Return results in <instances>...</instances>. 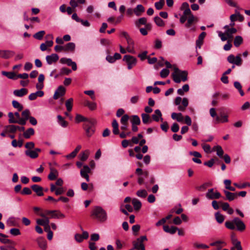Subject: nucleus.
<instances>
[{
	"mask_svg": "<svg viewBox=\"0 0 250 250\" xmlns=\"http://www.w3.org/2000/svg\"><path fill=\"white\" fill-rule=\"evenodd\" d=\"M60 62L62 64H67L68 66H71L72 69L74 71L77 69L76 63L73 62L71 59L62 58L60 59Z\"/></svg>",
	"mask_w": 250,
	"mask_h": 250,
	"instance_id": "9b49d317",
	"label": "nucleus"
},
{
	"mask_svg": "<svg viewBox=\"0 0 250 250\" xmlns=\"http://www.w3.org/2000/svg\"><path fill=\"white\" fill-rule=\"evenodd\" d=\"M235 225L236 226L237 229L240 231H243L246 229V226L244 222L238 217L234 218L232 221L225 222L226 227L231 230L235 229Z\"/></svg>",
	"mask_w": 250,
	"mask_h": 250,
	"instance_id": "f03ea898",
	"label": "nucleus"
},
{
	"mask_svg": "<svg viewBox=\"0 0 250 250\" xmlns=\"http://www.w3.org/2000/svg\"><path fill=\"white\" fill-rule=\"evenodd\" d=\"M39 246L42 250H45L46 248V241L42 238H39L37 239Z\"/></svg>",
	"mask_w": 250,
	"mask_h": 250,
	"instance_id": "7c9ffc66",
	"label": "nucleus"
},
{
	"mask_svg": "<svg viewBox=\"0 0 250 250\" xmlns=\"http://www.w3.org/2000/svg\"><path fill=\"white\" fill-rule=\"evenodd\" d=\"M213 149L216 151L217 155L222 158L223 157V155L224 154V151L222 148V147L220 146H217L213 147Z\"/></svg>",
	"mask_w": 250,
	"mask_h": 250,
	"instance_id": "37998d69",
	"label": "nucleus"
},
{
	"mask_svg": "<svg viewBox=\"0 0 250 250\" xmlns=\"http://www.w3.org/2000/svg\"><path fill=\"white\" fill-rule=\"evenodd\" d=\"M216 121L217 122L226 123L228 122V116L226 115L222 116L220 118L218 116L216 117Z\"/></svg>",
	"mask_w": 250,
	"mask_h": 250,
	"instance_id": "bf43d9fd",
	"label": "nucleus"
},
{
	"mask_svg": "<svg viewBox=\"0 0 250 250\" xmlns=\"http://www.w3.org/2000/svg\"><path fill=\"white\" fill-rule=\"evenodd\" d=\"M141 116L143 123L144 124H147L152 122V119L148 114L146 113H142Z\"/></svg>",
	"mask_w": 250,
	"mask_h": 250,
	"instance_id": "c85d7f7f",
	"label": "nucleus"
},
{
	"mask_svg": "<svg viewBox=\"0 0 250 250\" xmlns=\"http://www.w3.org/2000/svg\"><path fill=\"white\" fill-rule=\"evenodd\" d=\"M132 203L133 205L134 209L138 210L140 209L142 206L141 202L137 199L134 198L132 200Z\"/></svg>",
	"mask_w": 250,
	"mask_h": 250,
	"instance_id": "f704fd0d",
	"label": "nucleus"
},
{
	"mask_svg": "<svg viewBox=\"0 0 250 250\" xmlns=\"http://www.w3.org/2000/svg\"><path fill=\"white\" fill-rule=\"evenodd\" d=\"M35 144L33 142H27L25 145V147L27 149L26 150H32L34 148Z\"/></svg>",
	"mask_w": 250,
	"mask_h": 250,
	"instance_id": "680f3d73",
	"label": "nucleus"
},
{
	"mask_svg": "<svg viewBox=\"0 0 250 250\" xmlns=\"http://www.w3.org/2000/svg\"><path fill=\"white\" fill-rule=\"evenodd\" d=\"M165 4L164 0H160L159 2H155V6L157 10H160L162 9Z\"/></svg>",
	"mask_w": 250,
	"mask_h": 250,
	"instance_id": "13d9d810",
	"label": "nucleus"
},
{
	"mask_svg": "<svg viewBox=\"0 0 250 250\" xmlns=\"http://www.w3.org/2000/svg\"><path fill=\"white\" fill-rule=\"evenodd\" d=\"M234 86L235 87V88L238 89V90L239 91L241 96H243L244 95V92L242 89L241 84L239 82H235L234 83Z\"/></svg>",
	"mask_w": 250,
	"mask_h": 250,
	"instance_id": "09e8293b",
	"label": "nucleus"
},
{
	"mask_svg": "<svg viewBox=\"0 0 250 250\" xmlns=\"http://www.w3.org/2000/svg\"><path fill=\"white\" fill-rule=\"evenodd\" d=\"M231 240L232 243L233 244L234 246H235L237 250H242V248L241 246V243L240 241L237 240L234 233H232L231 235Z\"/></svg>",
	"mask_w": 250,
	"mask_h": 250,
	"instance_id": "f3484780",
	"label": "nucleus"
},
{
	"mask_svg": "<svg viewBox=\"0 0 250 250\" xmlns=\"http://www.w3.org/2000/svg\"><path fill=\"white\" fill-rule=\"evenodd\" d=\"M215 216L216 220L218 223L221 224L223 222V221L224 220V217L220 212H216L215 214Z\"/></svg>",
	"mask_w": 250,
	"mask_h": 250,
	"instance_id": "3c124183",
	"label": "nucleus"
},
{
	"mask_svg": "<svg viewBox=\"0 0 250 250\" xmlns=\"http://www.w3.org/2000/svg\"><path fill=\"white\" fill-rule=\"evenodd\" d=\"M91 216L101 222H104L107 219L106 211L100 206H96L93 208L91 212Z\"/></svg>",
	"mask_w": 250,
	"mask_h": 250,
	"instance_id": "7ed1b4c3",
	"label": "nucleus"
},
{
	"mask_svg": "<svg viewBox=\"0 0 250 250\" xmlns=\"http://www.w3.org/2000/svg\"><path fill=\"white\" fill-rule=\"evenodd\" d=\"M65 88L63 86H59L55 92V93L53 95V99L57 100L60 97L63 96L65 94Z\"/></svg>",
	"mask_w": 250,
	"mask_h": 250,
	"instance_id": "4468645a",
	"label": "nucleus"
},
{
	"mask_svg": "<svg viewBox=\"0 0 250 250\" xmlns=\"http://www.w3.org/2000/svg\"><path fill=\"white\" fill-rule=\"evenodd\" d=\"M224 193L226 195V199L229 201H231L237 197V193L230 192L228 190H224Z\"/></svg>",
	"mask_w": 250,
	"mask_h": 250,
	"instance_id": "aec40b11",
	"label": "nucleus"
},
{
	"mask_svg": "<svg viewBox=\"0 0 250 250\" xmlns=\"http://www.w3.org/2000/svg\"><path fill=\"white\" fill-rule=\"evenodd\" d=\"M10 233L14 235L17 236L21 234V232L19 229L17 228H13L10 230Z\"/></svg>",
	"mask_w": 250,
	"mask_h": 250,
	"instance_id": "e2e57ef3",
	"label": "nucleus"
},
{
	"mask_svg": "<svg viewBox=\"0 0 250 250\" xmlns=\"http://www.w3.org/2000/svg\"><path fill=\"white\" fill-rule=\"evenodd\" d=\"M90 120V119H88L87 118H85L83 117V116L79 115V114H77L76 116V120L78 122H84L85 123H86L87 121V120Z\"/></svg>",
	"mask_w": 250,
	"mask_h": 250,
	"instance_id": "052dcab7",
	"label": "nucleus"
},
{
	"mask_svg": "<svg viewBox=\"0 0 250 250\" xmlns=\"http://www.w3.org/2000/svg\"><path fill=\"white\" fill-rule=\"evenodd\" d=\"M57 118L58 119L59 124L63 127H66L68 125V122L64 120V119L61 115H58Z\"/></svg>",
	"mask_w": 250,
	"mask_h": 250,
	"instance_id": "ea45409f",
	"label": "nucleus"
},
{
	"mask_svg": "<svg viewBox=\"0 0 250 250\" xmlns=\"http://www.w3.org/2000/svg\"><path fill=\"white\" fill-rule=\"evenodd\" d=\"M163 229L165 232L173 234L176 232L177 229H178V228L176 227L172 226L169 227L167 225H164L163 226Z\"/></svg>",
	"mask_w": 250,
	"mask_h": 250,
	"instance_id": "5701e85b",
	"label": "nucleus"
},
{
	"mask_svg": "<svg viewBox=\"0 0 250 250\" xmlns=\"http://www.w3.org/2000/svg\"><path fill=\"white\" fill-rule=\"evenodd\" d=\"M59 56L55 53L46 56V62L49 65L57 62L59 60Z\"/></svg>",
	"mask_w": 250,
	"mask_h": 250,
	"instance_id": "dca6fc26",
	"label": "nucleus"
},
{
	"mask_svg": "<svg viewBox=\"0 0 250 250\" xmlns=\"http://www.w3.org/2000/svg\"><path fill=\"white\" fill-rule=\"evenodd\" d=\"M30 111L29 109H26L21 112L22 117L19 120V125H23L26 124V121L28 120L30 116Z\"/></svg>",
	"mask_w": 250,
	"mask_h": 250,
	"instance_id": "1a4fd4ad",
	"label": "nucleus"
},
{
	"mask_svg": "<svg viewBox=\"0 0 250 250\" xmlns=\"http://www.w3.org/2000/svg\"><path fill=\"white\" fill-rule=\"evenodd\" d=\"M165 63L167 68H173L174 72L172 74L173 81L176 83H180L181 81L186 82L188 78V72L186 71H181L176 65H171L169 62L165 61Z\"/></svg>",
	"mask_w": 250,
	"mask_h": 250,
	"instance_id": "f257e3e1",
	"label": "nucleus"
},
{
	"mask_svg": "<svg viewBox=\"0 0 250 250\" xmlns=\"http://www.w3.org/2000/svg\"><path fill=\"white\" fill-rule=\"evenodd\" d=\"M171 130L173 132H177L179 130V126L177 123H174L171 127Z\"/></svg>",
	"mask_w": 250,
	"mask_h": 250,
	"instance_id": "774afa93",
	"label": "nucleus"
},
{
	"mask_svg": "<svg viewBox=\"0 0 250 250\" xmlns=\"http://www.w3.org/2000/svg\"><path fill=\"white\" fill-rule=\"evenodd\" d=\"M132 125H139L141 123L140 118L137 115H133L131 120Z\"/></svg>",
	"mask_w": 250,
	"mask_h": 250,
	"instance_id": "49530a36",
	"label": "nucleus"
},
{
	"mask_svg": "<svg viewBox=\"0 0 250 250\" xmlns=\"http://www.w3.org/2000/svg\"><path fill=\"white\" fill-rule=\"evenodd\" d=\"M221 244L226 245V244L222 241H217L210 243V245L211 246H215L217 250H221L222 248V246L221 245Z\"/></svg>",
	"mask_w": 250,
	"mask_h": 250,
	"instance_id": "4c0bfd02",
	"label": "nucleus"
},
{
	"mask_svg": "<svg viewBox=\"0 0 250 250\" xmlns=\"http://www.w3.org/2000/svg\"><path fill=\"white\" fill-rule=\"evenodd\" d=\"M27 93V89L24 88L19 90H15L13 92V94L15 96L20 97H21L24 95H25Z\"/></svg>",
	"mask_w": 250,
	"mask_h": 250,
	"instance_id": "4be33fe9",
	"label": "nucleus"
},
{
	"mask_svg": "<svg viewBox=\"0 0 250 250\" xmlns=\"http://www.w3.org/2000/svg\"><path fill=\"white\" fill-rule=\"evenodd\" d=\"M146 241H147V238L146 236H141L138 238L135 241L132 242L133 249L137 250H146L143 242Z\"/></svg>",
	"mask_w": 250,
	"mask_h": 250,
	"instance_id": "39448f33",
	"label": "nucleus"
},
{
	"mask_svg": "<svg viewBox=\"0 0 250 250\" xmlns=\"http://www.w3.org/2000/svg\"><path fill=\"white\" fill-rule=\"evenodd\" d=\"M84 105L88 107V108L91 110H93L96 108V104L95 103H92L88 101H86L84 103Z\"/></svg>",
	"mask_w": 250,
	"mask_h": 250,
	"instance_id": "603ef678",
	"label": "nucleus"
},
{
	"mask_svg": "<svg viewBox=\"0 0 250 250\" xmlns=\"http://www.w3.org/2000/svg\"><path fill=\"white\" fill-rule=\"evenodd\" d=\"M96 123L95 120L91 119L87 120L83 125V128L85 131L86 135L87 137H91L95 132L94 125Z\"/></svg>",
	"mask_w": 250,
	"mask_h": 250,
	"instance_id": "20e7f679",
	"label": "nucleus"
},
{
	"mask_svg": "<svg viewBox=\"0 0 250 250\" xmlns=\"http://www.w3.org/2000/svg\"><path fill=\"white\" fill-rule=\"evenodd\" d=\"M15 55V52L9 50L0 49V58L4 59H8Z\"/></svg>",
	"mask_w": 250,
	"mask_h": 250,
	"instance_id": "ddd939ff",
	"label": "nucleus"
},
{
	"mask_svg": "<svg viewBox=\"0 0 250 250\" xmlns=\"http://www.w3.org/2000/svg\"><path fill=\"white\" fill-rule=\"evenodd\" d=\"M144 11L145 8L141 4L138 5L134 9V13L137 16H140Z\"/></svg>",
	"mask_w": 250,
	"mask_h": 250,
	"instance_id": "a878e982",
	"label": "nucleus"
},
{
	"mask_svg": "<svg viewBox=\"0 0 250 250\" xmlns=\"http://www.w3.org/2000/svg\"><path fill=\"white\" fill-rule=\"evenodd\" d=\"M45 34L44 31H40L38 32L33 35V37L37 40H41L42 39L43 36Z\"/></svg>",
	"mask_w": 250,
	"mask_h": 250,
	"instance_id": "5fc2aeb1",
	"label": "nucleus"
},
{
	"mask_svg": "<svg viewBox=\"0 0 250 250\" xmlns=\"http://www.w3.org/2000/svg\"><path fill=\"white\" fill-rule=\"evenodd\" d=\"M89 154V152L88 150H86L82 152L80 154V160L82 161H86L88 158Z\"/></svg>",
	"mask_w": 250,
	"mask_h": 250,
	"instance_id": "a18cd8bd",
	"label": "nucleus"
},
{
	"mask_svg": "<svg viewBox=\"0 0 250 250\" xmlns=\"http://www.w3.org/2000/svg\"><path fill=\"white\" fill-rule=\"evenodd\" d=\"M50 172L48 176V178L50 180H55L58 176V171L53 168H50Z\"/></svg>",
	"mask_w": 250,
	"mask_h": 250,
	"instance_id": "cd10ccee",
	"label": "nucleus"
},
{
	"mask_svg": "<svg viewBox=\"0 0 250 250\" xmlns=\"http://www.w3.org/2000/svg\"><path fill=\"white\" fill-rule=\"evenodd\" d=\"M218 36L220 37L221 40L222 41H225L228 40L229 38L228 36H227L226 32L222 33V32H218Z\"/></svg>",
	"mask_w": 250,
	"mask_h": 250,
	"instance_id": "69168bd1",
	"label": "nucleus"
},
{
	"mask_svg": "<svg viewBox=\"0 0 250 250\" xmlns=\"http://www.w3.org/2000/svg\"><path fill=\"white\" fill-rule=\"evenodd\" d=\"M9 118L8 122L10 124H19V120L16 119L14 117V115L12 112H9L8 114Z\"/></svg>",
	"mask_w": 250,
	"mask_h": 250,
	"instance_id": "72a5a7b5",
	"label": "nucleus"
},
{
	"mask_svg": "<svg viewBox=\"0 0 250 250\" xmlns=\"http://www.w3.org/2000/svg\"><path fill=\"white\" fill-rule=\"evenodd\" d=\"M71 72V70L66 67H62L61 69V75H69Z\"/></svg>",
	"mask_w": 250,
	"mask_h": 250,
	"instance_id": "338daca9",
	"label": "nucleus"
},
{
	"mask_svg": "<svg viewBox=\"0 0 250 250\" xmlns=\"http://www.w3.org/2000/svg\"><path fill=\"white\" fill-rule=\"evenodd\" d=\"M206 35V33L205 32H202L199 36L198 39L196 41V45L197 47L200 48L201 45L203 43V40Z\"/></svg>",
	"mask_w": 250,
	"mask_h": 250,
	"instance_id": "6ab92c4d",
	"label": "nucleus"
},
{
	"mask_svg": "<svg viewBox=\"0 0 250 250\" xmlns=\"http://www.w3.org/2000/svg\"><path fill=\"white\" fill-rule=\"evenodd\" d=\"M198 19L194 15L188 16L187 19V22L185 24V27L190 28L194 22H197Z\"/></svg>",
	"mask_w": 250,
	"mask_h": 250,
	"instance_id": "412c9836",
	"label": "nucleus"
},
{
	"mask_svg": "<svg viewBox=\"0 0 250 250\" xmlns=\"http://www.w3.org/2000/svg\"><path fill=\"white\" fill-rule=\"evenodd\" d=\"M112 126L113 127V133L117 135L119 133V125L116 120H113L112 123Z\"/></svg>",
	"mask_w": 250,
	"mask_h": 250,
	"instance_id": "473e14b6",
	"label": "nucleus"
},
{
	"mask_svg": "<svg viewBox=\"0 0 250 250\" xmlns=\"http://www.w3.org/2000/svg\"><path fill=\"white\" fill-rule=\"evenodd\" d=\"M5 131L8 133H15L16 132V125H8L5 126Z\"/></svg>",
	"mask_w": 250,
	"mask_h": 250,
	"instance_id": "864d4df0",
	"label": "nucleus"
},
{
	"mask_svg": "<svg viewBox=\"0 0 250 250\" xmlns=\"http://www.w3.org/2000/svg\"><path fill=\"white\" fill-rule=\"evenodd\" d=\"M169 74V71L167 69H163L160 72V76L162 78H166Z\"/></svg>",
	"mask_w": 250,
	"mask_h": 250,
	"instance_id": "0e129e2a",
	"label": "nucleus"
},
{
	"mask_svg": "<svg viewBox=\"0 0 250 250\" xmlns=\"http://www.w3.org/2000/svg\"><path fill=\"white\" fill-rule=\"evenodd\" d=\"M171 118L174 120H176L179 122H182L184 120V118L181 113H172L171 114Z\"/></svg>",
	"mask_w": 250,
	"mask_h": 250,
	"instance_id": "c756f323",
	"label": "nucleus"
},
{
	"mask_svg": "<svg viewBox=\"0 0 250 250\" xmlns=\"http://www.w3.org/2000/svg\"><path fill=\"white\" fill-rule=\"evenodd\" d=\"M154 21L156 25L158 26L163 27L165 25L164 21L158 16L155 17Z\"/></svg>",
	"mask_w": 250,
	"mask_h": 250,
	"instance_id": "a19ab883",
	"label": "nucleus"
},
{
	"mask_svg": "<svg viewBox=\"0 0 250 250\" xmlns=\"http://www.w3.org/2000/svg\"><path fill=\"white\" fill-rule=\"evenodd\" d=\"M154 114L152 115V118L153 120L156 122L159 121L161 119V121L163 120V118L162 117V114L161 113V111L159 109H156L154 111Z\"/></svg>",
	"mask_w": 250,
	"mask_h": 250,
	"instance_id": "b1692460",
	"label": "nucleus"
},
{
	"mask_svg": "<svg viewBox=\"0 0 250 250\" xmlns=\"http://www.w3.org/2000/svg\"><path fill=\"white\" fill-rule=\"evenodd\" d=\"M136 194L140 197L145 198L147 196V193L145 189H141L138 190L136 192Z\"/></svg>",
	"mask_w": 250,
	"mask_h": 250,
	"instance_id": "6e6d98bb",
	"label": "nucleus"
},
{
	"mask_svg": "<svg viewBox=\"0 0 250 250\" xmlns=\"http://www.w3.org/2000/svg\"><path fill=\"white\" fill-rule=\"evenodd\" d=\"M127 46L126 47V50L128 53L135 54V51L134 48V42L132 39L129 37L126 39Z\"/></svg>",
	"mask_w": 250,
	"mask_h": 250,
	"instance_id": "2eb2a0df",
	"label": "nucleus"
},
{
	"mask_svg": "<svg viewBox=\"0 0 250 250\" xmlns=\"http://www.w3.org/2000/svg\"><path fill=\"white\" fill-rule=\"evenodd\" d=\"M51 217L53 218H63L65 217L64 214L59 210H53Z\"/></svg>",
	"mask_w": 250,
	"mask_h": 250,
	"instance_id": "c9c22d12",
	"label": "nucleus"
},
{
	"mask_svg": "<svg viewBox=\"0 0 250 250\" xmlns=\"http://www.w3.org/2000/svg\"><path fill=\"white\" fill-rule=\"evenodd\" d=\"M41 151L39 148H36L34 150H26L25 154L31 159H36L39 156V153Z\"/></svg>",
	"mask_w": 250,
	"mask_h": 250,
	"instance_id": "9d476101",
	"label": "nucleus"
},
{
	"mask_svg": "<svg viewBox=\"0 0 250 250\" xmlns=\"http://www.w3.org/2000/svg\"><path fill=\"white\" fill-rule=\"evenodd\" d=\"M13 106L18 110L19 111H21L22 110L23 107L21 104L18 101L13 100L12 102Z\"/></svg>",
	"mask_w": 250,
	"mask_h": 250,
	"instance_id": "de8ad7c7",
	"label": "nucleus"
},
{
	"mask_svg": "<svg viewBox=\"0 0 250 250\" xmlns=\"http://www.w3.org/2000/svg\"><path fill=\"white\" fill-rule=\"evenodd\" d=\"M123 61H125L127 63L128 69H131L137 63V59L133 56L128 55L124 56Z\"/></svg>",
	"mask_w": 250,
	"mask_h": 250,
	"instance_id": "423d86ee",
	"label": "nucleus"
},
{
	"mask_svg": "<svg viewBox=\"0 0 250 250\" xmlns=\"http://www.w3.org/2000/svg\"><path fill=\"white\" fill-rule=\"evenodd\" d=\"M35 133L34 130L33 128H29L24 132L23 135L26 139H29L31 136L33 135Z\"/></svg>",
	"mask_w": 250,
	"mask_h": 250,
	"instance_id": "2f4dec72",
	"label": "nucleus"
},
{
	"mask_svg": "<svg viewBox=\"0 0 250 250\" xmlns=\"http://www.w3.org/2000/svg\"><path fill=\"white\" fill-rule=\"evenodd\" d=\"M237 30L234 28H228L226 31L227 36L229 38H231L232 37V35L236 33Z\"/></svg>",
	"mask_w": 250,
	"mask_h": 250,
	"instance_id": "8fccbe9b",
	"label": "nucleus"
},
{
	"mask_svg": "<svg viewBox=\"0 0 250 250\" xmlns=\"http://www.w3.org/2000/svg\"><path fill=\"white\" fill-rule=\"evenodd\" d=\"M189 90V86L188 84L184 85L182 88L178 89L177 93L180 95H183L184 94V92H188Z\"/></svg>",
	"mask_w": 250,
	"mask_h": 250,
	"instance_id": "79ce46f5",
	"label": "nucleus"
},
{
	"mask_svg": "<svg viewBox=\"0 0 250 250\" xmlns=\"http://www.w3.org/2000/svg\"><path fill=\"white\" fill-rule=\"evenodd\" d=\"M206 197L210 200L218 199L221 197L220 193L217 191H214L213 188H210L208 190L206 194Z\"/></svg>",
	"mask_w": 250,
	"mask_h": 250,
	"instance_id": "6e6552de",
	"label": "nucleus"
},
{
	"mask_svg": "<svg viewBox=\"0 0 250 250\" xmlns=\"http://www.w3.org/2000/svg\"><path fill=\"white\" fill-rule=\"evenodd\" d=\"M7 224L9 226H15L16 225V220L15 218L12 217L8 219Z\"/></svg>",
	"mask_w": 250,
	"mask_h": 250,
	"instance_id": "4d7b16f0",
	"label": "nucleus"
},
{
	"mask_svg": "<svg viewBox=\"0 0 250 250\" xmlns=\"http://www.w3.org/2000/svg\"><path fill=\"white\" fill-rule=\"evenodd\" d=\"M188 104V100L187 98H184L182 101V105H179L178 107L179 111H184Z\"/></svg>",
	"mask_w": 250,
	"mask_h": 250,
	"instance_id": "bb28decb",
	"label": "nucleus"
},
{
	"mask_svg": "<svg viewBox=\"0 0 250 250\" xmlns=\"http://www.w3.org/2000/svg\"><path fill=\"white\" fill-rule=\"evenodd\" d=\"M73 99L69 98L65 102V106L68 112H70L72 110L73 106Z\"/></svg>",
	"mask_w": 250,
	"mask_h": 250,
	"instance_id": "e433bc0d",
	"label": "nucleus"
},
{
	"mask_svg": "<svg viewBox=\"0 0 250 250\" xmlns=\"http://www.w3.org/2000/svg\"><path fill=\"white\" fill-rule=\"evenodd\" d=\"M91 171V169L88 166L85 165L80 171L81 176L85 179L87 182L89 181V177L88 173Z\"/></svg>",
	"mask_w": 250,
	"mask_h": 250,
	"instance_id": "f8f14e48",
	"label": "nucleus"
},
{
	"mask_svg": "<svg viewBox=\"0 0 250 250\" xmlns=\"http://www.w3.org/2000/svg\"><path fill=\"white\" fill-rule=\"evenodd\" d=\"M243 42V38L240 36H236L234 40V44L236 47H238Z\"/></svg>",
	"mask_w": 250,
	"mask_h": 250,
	"instance_id": "c03bdc74",
	"label": "nucleus"
},
{
	"mask_svg": "<svg viewBox=\"0 0 250 250\" xmlns=\"http://www.w3.org/2000/svg\"><path fill=\"white\" fill-rule=\"evenodd\" d=\"M2 74L9 79L16 80V74L14 72L2 71Z\"/></svg>",
	"mask_w": 250,
	"mask_h": 250,
	"instance_id": "58836bf2",
	"label": "nucleus"
},
{
	"mask_svg": "<svg viewBox=\"0 0 250 250\" xmlns=\"http://www.w3.org/2000/svg\"><path fill=\"white\" fill-rule=\"evenodd\" d=\"M64 52H73L75 49V44L73 42H69L64 45Z\"/></svg>",
	"mask_w": 250,
	"mask_h": 250,
	"instance_id": "393cba45",
	"label": "nucleus"
},
{
	"mask_svg": "<svg viewBox=\"0 0 250 250\" xmlns=\"http://www.w3.org/2000/svg\"><path fill=\"white\" fill-rule=\"evenodd\" d=\"M31 188L38 196H42L43 195V188L41 186L35 184L32 185Z\"/></svg>",
	"mask_w": 250,
	"mask_h": 250,
	"instance_id": "a211bd4d",
	"label": "nucleus"
},
{
	"mask_svg": "<svg viewBox=\"0 0 250 250\" xmlns=\"http://www.w3.org/2000/svg\"><path fill=\"white\" fill-rule=\"evenodd\" d=\"M227 61L230 63L235 64L237 66H240L242 64V60L240 57V55L236 56V57L232 54L229 55L227 58Z\"/></svg>",
	"mask_w": 250,
	"mask_h": 250,
	"instance_id": "0eeeda50",
	"label": "nucleus"
}]
</instances>
